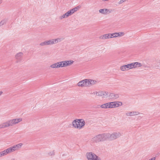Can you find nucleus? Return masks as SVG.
I'll use <instances>...</instances> for the list:
<instances>
[{
	"mask_svg": "<svg viewBox=\"0 0 160 160\" xmlns=\"http://www.w3.org/2000/svg\"><path fill=\"white\" fill-rule=\"evenodd\" d=\"M8 154L7 149L0 152V158Z\"/></svg>",
	"mask_w": 160,
	"mask_h": 160,
	"instance_id": "nucleus-18",
	"label": "nucleus"
},
{
	"mask_svg": "<svg viewBox=\"0 0 160 160\" xmlns=\"http://www.w3.org/2000/svg\"><path fill=\"white\" fill-rule=\"evenodd\" d=\"M22 121L21 118L12 119L0 124V129H4L18 124Z\"/></svg>",
	"mask_w": 160,
	"mask_h": 160,
	"instance_id": "nucleus-2",
	"label": "nucleus"
},
{
	"mask_svg": "<svg viewBox=\"0 0 160 160\" xmlns=\"http://www.w3.org/2000/svg\"><path fill=\"white\" fill-rule=\"evenodd\" d=\"M67 18V17L66 13L63 14V15H62L59 17V18L60 20H62L64 18Z\"/></svg>",
	"mask_w": 160,
	"mask_h": 160,
	"instance_id": "nucleus-22",
	"label": "nucleus"
},
{
	"mask_svg": "<svg viewBox=\"0 0 160 160\" xmlns=\"http://www.w3.org/2000/svg\"><path fill=\"white\" fill-rule=\"evenodd\" d=\"M77 85L82 87H86L85 79L79 81L77 83Z\"/></svg>",
	"mask_w": 160,
	"mask_h": 160,
	"instance_id": "nucleus-16",
	"label": "nucleus"
},
{
	"mask_svg": "<svg viewBox=\"0 0 160 160\" xmlns=\"http://www.w3.org/2000/svg\"><path fill=\"white\" fill-rule=\"evenodd\" d=\"M7 21V20L6 19H3L0 22V26H2L4 24H5L6 22Z\"/></svg>",
	"mask_w": 160,
	"mask_h": 160,
	"instance_id": "nucleus-24",
	"label": "nucleus"
},
{
	"mask_svg": "<svg viewBox=\"0 0 160 160\" xmlns=\"http://www.w3.org/2000/svg\"><path fill=\"white\" fill-rule=\"evenodd\" d=\"M39 45L41 46H47L46 41L40 43Z\"/></svg>",
	"mask_w": 160,
	"mask_h": 160,
	"instance_id": "nucleus-27",
	"label": "nucleus"
},
{
	"mask_svg": "<svg viewBox=\"0 0 160 160\" xmlns=\"http://www.w3.org/2000/svg\"><path fill=\"white\" fill-rule=\"evenodd\" d=\"M142 66V65L141 63L135 62L122 66L120 67V69L122 71H124L133 68L140 67Z\"/></svg>",
	"mask_w": 160,
	"mask_h": 160,
	"instance_id": "nucleus-3",
	"label": "nucleus"
},
{
	"mask_svg": "<svg viewBox=\"0 0 160 160\" xmlns=\"http://www.w3.org/2000/svg\"><path fill=\"white\" fill-rule=\"evenodd\" d=\"M46 43L47 46L49 45V42H48V40H46Z\"/></svg>",
	"mask_w": 160,
	"mask_h": 160,
	"instance_id": "nucleus-31",
	"label": "nucleus"
},
{
	"mask_svg": "<svg viewBox=\"0 0 160 160\" xmlns=\"http://www.w3.org/2000/svg\"><path fill=\"white\" fill-rule=\"evenodd\" d=\"M155 157H153L150 159L149 160H155Z\"/></svg>",
	"mask_w": 160,
	"mask_h": 160,
	"instance_id": "nucleus-32",
	"label": "nucleus"
},
{
	"mask_svg": "<svg viewBox=\"0 0 160 160\" xmlns=\"http://www.w3.org/2000/svg\"><path fill=\"white\" fill-rule=\"evenodd\" d=\"M101 107L102 108L107 109L108 108V103L103 104L101 106Z\"/></svg>",
	"mask_w": 160,
	"mask_h": 160,
	"instance_id": "nucleus-21",
	"label": "nucleus"
},
{
	"mask_svg": "<svg viewBox=\"0 0 160 160\" xmlns=\"http://www.w3.org/2000/svg\"><path fill=\"white\" fill-rule=\"evenodd\" d=\"M127 0H120L118 2L119 4H121L124 2L126 1Z\"/></svg>",
	"mask_w": 160,
	"mask_h": 160,
	"instance_id": "nucleus-30",
	"label": "nucleus"
},
{
	"mask_svg": "<svg viewBox=\"0 0 160 160\" xmlns=\"http://www.w3.org/2000/svg\"><path fill=\"white\" fill-rule=\"evenodd\" d=\"M92 94L96 96H101V91H95L93 92Z\"/></svg>",
	"mask_w": 160,
	"mask_h": 160,
	"instance_id": "nucleus-20",
	"label": "nucleus"
},
{
	"mask_svg": "<svg viewBox=\"0 0 160 160\" xmlns=\"http://www.w3.org/2000/svg\"><path fill=\"white\" fill-rule=\"evenodd\" d=\"M85 124V122L83 119H77L72 122V125L75 128L79 130L83 128Z\"/></svg>",
	"mask_w": 160,
	"mask_h": 160,
	"instance_id": "nucleus-4",
	"label": "nucleus"
},
{
	"mask_svg": "<svg viewBox=\"0 0 160 160\" xmlns=\"http://www.w3.org/2000/svg\"><path fill=\"white\" fill-rule=\"evenodd\" d=\"M3 93V92L2 91H0V96H1Z\"/></svg>",
	"mask_w": 160,
	"mask_h": 160,
	"instance_id": "nucleus-33",
	"label": "nucleus"
},
{
	"mask_svg": "<svg viewBox=\"0 0 160 160\" xmlns=\"http://www.w3.org/2000/svg\"><path fill=\"white\" fill-rule=\"evenodd\" d=\"M99 38L100 39L103 40L111 38L110 33L102 35Z\"/></svg>",
	"mask_w": 160,
	"mask_h": 160,
	"instance_id": "nucleus-17",
	"label": "nucleus"
},
{
	"mask_svg": "<svg viewBox=\"0 0 160 160\" xmlns=\"http://www.w3.org/2000/svg\"><path fill=\"white\" fill-rule=\"evenodd\" d=\"M126 115L127 116H133L132 111L127 112L126 113Z\"/></svg>",
	"mask_w": 160,
	"mask_h": 160,
	"instance_id": "nucleus-25",
	"label": "nucleus"
},
{
	"mask_svg": "<svg viewBox=\"0 0 160 160\" xmlns=\"http://www.w3.org/2000/svg\"><path fill=\"white\" fill-rule=\"evenodd\" d=\"M116 33L117 37L122 36L124 35V33L122 32H116Z\"/></svg>",
	"mask_w": 160,
	"mask_h": 160,
	"instance_id": "nucleus-23",
	"label": "nucleus"
},
{
	"mask_svg": "<svg viewBox=\"0 0 160 160\" xmlns=\"http://www.w3.org/2000/svg\"><path fill=\"white\" fill-rule=\"evenodd\" d=\"M86 87H90L97 82V81L91 79H85Z\"/></svg>",
	"mask_w": 160,
	"mask_h": 160,
	"instance_id": "nucleus-13",
	"label": "nucleus"
},
{
	"mask_svg": "<svg viewBox=\"0 0 160 160\" xmlns=\"http://www.w3.org/2000/svg\"><path fill=\"white\" fill-rule=\"evenodd\" d=\"M133 116L137 115L139 114V113L138 112L132 111Z\"/></svg>",
	"mask_w": 160,
	"mask_h": 160,
	"instance_id": "nucleus-28",
	"label": "nucleus"
},
{
	"mask_svg": "<svg viewBox=\"0 0 160 160\" xmlns=\"http://www.w3.org/2000/svg\"><path fill=\"white\" fill-rule=\"evenodd\" d=\"M110 35L111 38L117 37L116 32L113 33H110Z\"/></svg>",
	"mask_w": 160,
	"mask_h": 160,
	"instance_id": "nucleus-26",
	"label": "nucleus"
},
{
	"mask_svg": "<svg viewBox=\"0 0 160 160\" xmlns=\"http://www.w3.org/2000/svg\"><path fill=\"white\" fill-rule=\"evenodd\" d=\"M109 98L114 100L115 99L118 98L119 97V95L118 94L114 93H111L109 95Z\"/></svg>",
	"mask_w": 160,
	"mask_h": 160,
	"instance_id": "nucleus-15",
	"label": "nucleus"
},
{
	"mask_svg": "<svg viewBox=\"0 0 160 160\" xmlns=\"http://www.w3.org/2000/svg\"><path fill=\"white\" fill-rule=\"evenodd\" d=\"M23 53L22 52L17 53L15 55V58L17 62H19L22 60Z\"/></svg>",
	"mask_w": 160,
	"mask_h": 160,
	"instance_id": "nucleus-14",
	"label": "nucleus"
},
{
	"mask_svg": "<svg viewBox=\"0 0 160 160\" xmlns=\"http://www.w3.org/2000/svg\"><path fill=\"white\" fill-rule=\"evenodd\" d=\"M99 12L101 14L104 15H107L111 13L112 10L111 9L109 8H104L99 9Z\"/></svg>",
	"mask_w": 160,
	"mask_h": 160,
	"instance_id": "nucleus-11",
	"label": "nucleus"
},
{
	"mask_svg": "<svg viewBox=\"0 0 160 160\" xmlns=\"http://www.w3.org/2000/svg\"><path fill=\"white\" fill-rule=\"evenodd\" d=\"M107 140L109 139L110 141L114 140L120 138L122 135V133L116 131L112 133H106Z\"/></svg>",
	"mask_w": 160,
	"mask_h": 160,
	"instance_id": "nucleus-5",
	"label": "nucleus"
},
{
	"mask_svg": "<svg viewBox=\"0 0 160 160\" xmlns=\"http://www.w3.org/2000/svg\"><path fill=\"white\" fill-rule=\"evenodd\" d=\"M64 38L62 37H59L55 39L48 40L49 45H51L58 43L62 41Z\"/></svg>",
	"mask_w": 160,
	"mask_h": 160,
	"instance_id": "nucleus-10",
	"label": "nucleus"
},
{
	"mask_svg": "<svg viewBox=\"0 0 160 160\" xmlns=\"http://www.w3.org/2000/svg\"><path fill=\"white\" fill-rule=\"evenodd\" d=\"M108 108H117L122 105V102L119 101L112 102H108Z\"/></svg>",
	"mask_w": 160,
	"mask_h": 160,
	"instance_id": "nucleus-9",
	"label": "nucleus"
},
{
	"mask_svg": "<svg viewBox=\"0 0 160 160\" xmlns=\"http://www.w3.org/2000/svg\"><path fill=\"white\" fill-rule=\"evenodd\" d=\"M74 62V61L72 60L60 61L51 64L50 66V68L53 69L66 67L71 66L73 63Z\"/></svg>",
	"mask_w": 160,
	"mask_h": 160,
	"instance_id": "nucleus-1",
	"label": "nucleus"
},
{
	"mask_svg": "<svg viewBox=\"0 0 160 160\" xmlns=\"http://www.w3.org/2000/svg\"><path fill=\"white\" fill-rule=\"evenodd\" d=\"M101 96L102 98H106L108 95V92L105 91H101Z\"/></svg>",
	"mask_w": 160,
	"mask_h": 160,
	"instance_id": "nucleus-19",
	"label": "nucleus"
},
{
	"mask_svg": "<svg viewBox=\"0 0 160 160\" xmlns=\"http://www.w3.org/2000/svg\"><path fill=\"white\" fill-rule=\"evenodd\" d=\"M107 140L106 133L98 135L92 138V140L94 142H98Z\"/></svg>",
	"mask_w": 160,
	"mask_h": 160,
	"instance_id": "nucleus-6",
	"label": "nucleus"
},
{
	"mask_svg": "<svg viewBox=\"0 0 160 160\" xmlns=\"http://www.w3.org/2000/svg\"><path fill=\"white\" fill-rule=\"evenodd\" d=\"M79 8V7H77L71 9L67 12L66 13V14L67 18L72 15L75 12H76L78 9Z\"/></svg>",
	"mask_w": 160,
	"mask_h": 160,
	"instance_id": "nucleus-12",
	"label": "nucleus"
},
{
	"mask_svg": "<svg viewBox=\"0 0 160 160\" xmlns=\"http://www.w3.org/2000/svg\"><path fill=\"white\" fill-rule=\"evenodd\" d=\"M86 155L88 160H101L99 157L92 152H87Z\"/></svg>",
	"mask_w": 160,
	"mask_h": 160,
	"instance_id": "nucleus-8",
	"label": "nucleus"
},
{
	"mask_svg": "<svg viewBox=\"0 0 160 160\" xmlns=\"http://www.w3.org/2000/svg\"><path fill=\"white\" fill-rule=\"evenodd\" d=\"M48 155L50 156L53 155L54 154L53 151L51 152L48 153Z\"/></svg>",
	"mask_w": 160,
	"mask_h": 160,
	"instance_id": "nucleus-29",
	"label": "nucleus"
},
{
	"mask_svg": "<svg viewBox=\"0 0 160 160\" xmlns=\"http://www.w3.org/2000/svg\"><path fill=\"white\" fill-rule=\"evenodd\" d=\"M22 145L23 144L22 143H20L8 148L7 149V150L8 154L20 150L21 148Z\"/></svg>",
	"mask_w": 160,
	"mask_h": 160,
	"instance_id": "nucleus-7",
	"label": "nucleus"
}]
</instances>
